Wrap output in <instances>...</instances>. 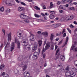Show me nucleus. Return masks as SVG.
I'll use <instances>...</instances> for the list:
<instances>
[{
    "mask_svg": "<svg viewBox=\"0 0 77 77\" xmlns=\"http://www.w3.org/2000/svg\"><path fill=\"white\" fill-rule=\"evenodd\" d=\"M72 18H73V16H70L67 17L66 18V21H69V20H72Z\"/></svg>",
    "mask_w": 77,
    "mask_h": 77,
    "instance_id": "obj_10",
    "label": "nucleus"
},
{
    "mask_svg": "<svg viewBox=\"0 0 77 77\" xmlns=\"http://www.w3.org/2000/svg\"><path fill=\"white\" fill-rule=\"evenodd\" d=\"M0 11L1 12H3L4 11V8L2 7L1 8H0Z\"/></svg>",
    "mask_w": 77,
    "mask_h": 77,
    "instance_id": "obj_31",
    "label": "nucleus"
},
{
    "mask_svg": "<svg viewBox=\"0 0 77 77\" xmlns=\"http://www.w3.org/2000/svg\"><path fill=\"white\" fill-rule=\"evenodd\" d=\"M42 35H44L45 37H47L48 35V33L47 32H43L42 33Z\"/></svg>",
    "mask_w": 77,
    "mask_h": 77,
    "instance_id": "obj_15",
    "label": "nucleus"
},
{
    "mask_svg": "<svg viewBox=\"0 0 77 77\" xmlns=\"http://www.w3.org/2000/svg\"><path fill=\"white\" fill-rule=\"evenodd\" d=\"M48 19L47 17H44V20H47Z\"/></svg>",
    "mask_w": 77,
    "mask_h": 77,
    "instance_id": "obj_58",
    "label": "nucleus"
},
{
    "mask_svg": "<svg viewBox=\"0 0 77 77\" xmlns=\"http://www.w3.org/2000/svg\"><path fill=\"white\" fill-rule=\"evenodd\" d=\"M5 66L4 65V64H2L0 67V69L1 70H3V69L5 68Z\"/></svg>",
    "mask_w": 77,
    "mask_h": 77,
    "instance_id": "obj_24",
    "label": "nucleus"
},
{
    "mask_svg": "<svg viewBox=\"0 0 77 77\" xmlns=\"http://www.w3.org/2000/svg\"><path fill=\"white\" fill-rule=\"evenodd\" d=\"M66 70L67 71H69V66H68L66 68Z\"/></svg>",
    "mask_w": 77,
    "mask_h": 77,
    "instance_id": "obj_46",
    "label": "nucleus"
},
{
    "mask_svg": "<svg viewBox=\"0 0 77 77\" xmlns=\"http://www.w3.org/2000/svg\"><path fill=\"white\" fill-rule=\"evenodd\" d=\"M74 48V46H73L71 48V50H73V49Z\"/></svg>",
    "mask_w": 77,
    "mask_h": 77,
    "instance_id": "obj_61",
    "label": "nucleus"
},
{
    "mask_svg": "<svg viewBox=\"0 0 77 77\" xmlns=\"http://www.w3.org/2000/svg\"><path fill=\"white\" fill-rule=\"evenodd\" d=\"M37 45H38L36 42H35L34 43V47H32V52H34L35 51H36V50L38 49V48H37Z\"/></svg>",
    "mask_w": 77,
    "mask_h": 77,
    "instance_id": "obj_4",
    "label": "nucleus"
},
{
    "mask_svg": "<svg viewBox=\"0 0 77 77\" xmlns=\"http://www.w3.org/2000/svg\"><path fill=\"white\" fill-rule=\"evenodd\" d=\"M44 71H45V72L46 74H47V73L48 72V70L47 69H46Z\"/></svg>",
    "mask_w": 77,
    "mask_h": 77,
    "instance_id": "obj_41",
    "label": "nucleus"
},
{
    "mask_svg": "<svg viewBox=\"0 0 77 77\" xmlns=\"http://www.w3.org/2000/svg\"><path fill=\"white\" fill-rule=\"evenodd\" d=\"M15 42L16 44H17V48L18 49H20V47L21 46V45L20 44V42L17 39H15Z\"/></svg>",
    "mask_w": 77,
    "mask_h": 77,
    "instance_id": "obj_5",
    "label": "nucleus"
},
{
    "mask_svg": "<svg viewBox=\"0 0 77 77\" xmlns=\"http://www.w3.org/2000/svg\"><path fill=\"white\" fill-rule=\"evenodd\" d=\"M8 42H9V41H11V32H10L9 34L8 35Z\"/></svg>",
    "mask_w": 77,
    "mask_h": 77,
    "instance_id": "obj_16",
    "label": "nucleus"
},
{
    "mask_svg": "<svg viewBox=\"0 0 77 77\" xmlns=\"http://www.w3.org/2000/svg\"><path fill=\"white\" fill-rule=\"evenodd\" d=\"M20 17L22 19H27V18L29 17V16L26 15H20Z\"/></svg>",
    "mask_w": 77,
    "mask_h": 77,
    "instance_id": "obj_11",
    "label": "nucleus"
},
{
    "mask_svg": "<svg viewBox=\"0 0 77 77\" xmlns=\"http://www.w3.org/2000/svg\"><path fill=\"white\" fill-rule=\"evenodd\" d=\"M50 13L51 14H55V12L53 11H50Z\"/></svg>",
    "mask_w": 77,
    "mask_h": 77,
    "instance_id": "obj_44",
    "label": "nucleus"
},
{
    "mask_svg": "<svg viewBox=\"0 0 77 77\" xmlns=\"http://www.w3.org/2000/svg\"><path fill=\"white\" fill-rule=\"evenodd\" d=\"M46 56V55L45 54V53L43 54V57L44 59H45V58Z\"/></svg>",
    "mask_w": 77,
    "mask_h": 77,
    "instance_id": "obj_53",
    "label": "nucleus"
},
{
    "mask_svg": "<svg viewBox=\"0 0 77 77\" xmlns=\"http://www.w3.org/2000/svg\"><path fill=\"white\" fill-rule=\"evenodd\" d=\"M59 12L60 14H62V12H63V10H59Z\"/></svg>",
    "mask_w": 77,
    "mask_h": 77,
    "instance_id": "obj_55",
    "label": "nucleus"
},
{
    "mask_svg": "<svg viewBox=\"0 0 77 77\" xmlns=\"http://www.w3.org/2000/svg\"><path fill=\"white\" fill-rule=\"evenodd\" d=\"M64 5H61L59 6V8L60 9H63V7H64Z\"/></svg>",
    "mask_w": 77,
    "mask_h": 77,
    "instance_id": "obj_27",
    "label": "nucleus"
},
{
    "mask_svg": "<svg viewBox=\"0 0 77 77\" xmlns=\"http://www.w3.org/2000/svg\"><path fill=\"white\" fill-rule=\"evenodd\" d=\"M50 18L51 19H54V16L53 14H51L50 16Z\"/></svg>",
    "mask_w": 77,
    "mask_h": 77,
    "instance_id": "obj_29",
    "label": "nucleus"
},
{
    "mask_svg": "<svg viewBox=\"0 0 77 77\" xmlns=\"http://www.w3.org/2000/svg\"><path fill=\"white\" fill-rule=\"evenodd\" d=\"M71 69H72V70H73V71H74V72H75V71H76V69L75 68V67L73 66H72V68H71Z\"/></svg>",
    "mask_w": 77,
    "mask_h": 77,
    "instance_id": "obj_28",
    "label": "nucleus"
},
{
    "mask_svg": "<svg viewBox=\"0 0 77 77\" xmlns=\"http://www.w3.org/2000/svg\"><path fill=\"white\" fill-rule=\"evenodd\" d=\"M62 43V40H61L59 42L58 44V45H60V44H61Z\"/></svg>",
    "mask_w": 77,
    "mask_h": 77,
    "instance_id": "obj_60",
    "label": "nucleus"
},
{
    "mask_svg": "<svg viewBox=\"0 0 77 77\" xmlns=\"http://www.w3.org/2000/svg\"><path fill=\"white\" fill-rule=\"evenodd\" d=\"M14 48H15V43L14 42H12L11 48V52L14 50Z\"/></svg>",
    "mask_w": 77,
    "mask_h": 77,
    "instance_id": "obj_7",
    "label": "nucleus"
},
{
    "mask_svg": "<svg viewBox=\"0 0 77 77\" xmlns=\"http://www.w3.org/2000/svg\"><path fill=\"white\" fill-rule=\"evenodd\" d=\"M53 27H54V28H56V27H57V26H58V24H54L53 25Z\"/></svg>",
    "mask_w": 77,
    "mask_h": 77,
    "instance_id": "obj_35",
    "label": "nucleus"
},
{
    "mask_svg": "<svg viewBox=\"0 0 77 77\" xmlns=\"http://www.w3.org/2000/svg\"><path fill=\"white\" fill-rule=\"evenodd\" d=\"M69 26L70 27H71L72 28H74V26L72 24L70 25Z\"/></svg>",
    "mask_w": 77,
    "mask_h": 77,
    "instance_id": "obj_56",
    "label": "nucleus"
},
{
    "mask_svg": "<svg viewBox=\"0 0 77 77\" xmlns=\"http://www.w3.org/2000/svg\"><path fill=\"white\" fill-rule=\"evenodd\" d=\"M28 42V39H26L22 41L21 43H22V45L23 46H25L26 47V49L27 50H30V45H27Z\"/></svg>",
    "mask_w": 77,
    "mask_h": 77,
    "instance_id": "obj_1",
    "label": "nucleus"
},
{
    "mask_svg": "<svg viewBox=\"0 0 77 77\" xmlns=\"http://www.w3.org/2000/svg\"><path fill=\"white\" fill-rule=\"evenodd\" d=\"M66 33H65L63 34V36L64 38H65V36H66Z\"/></svg>",
    "mask_w": 77,
    "mask_h": 77,
    "instance_id": "obj_48",
    "label": "nucleus"
},
{
    "mask_svg": "<svg viewBox=\"0 0 77 77\" xmlns=\"http://www.w3.org/2000/svg\"><path fill=\"white\" fill-rule=\"evenodd\" d=\"M15 74H17L18 72V70L17 69H15L14 70Z\"/></svg>",
    "mask_w": 77,
    "mask_h": 77,
    "instance_id": "obj_32",
    "label": "nucleus"
},
{
    "mask_svg": "<svg viewBox=\"0 0 77 77\" xmlns=\"http://www.w3.org/2000/svg\"><path fill=\"white\" fill-rule=\"evenodd\" d=\"M2 75V76H3V75H4L3 77H9L8 75L5 74V72L3 73Z\"/></svg>",
    "mask_w": 77,
    "mask_h": 77,
    "instance_id": "obj_23",
    "label": "nucleus"
},
{
    "mask_svg": "<svg viewBox=\"0 0 77 77\" xmlns=\"http://www.w3.org/2000/svg\"><path fill=\"white\" fill-rule=\"evenodd\" d=\"M73 51L74 52H77V48L74 49H73Z\"/></svg>",
    "mask_w": 77,
    "mask_h": 77,
    "instance_id": "obj_49",
    "label": "nucleus"
},
{
    "mask_svg": "<svg viewBox=\"0 0 77 77\" xmlns=\"http://www.w3.org/2000/svg\"><path fill=\"white\" fill-rule=\"evenodd\" d=\"M53 7V3L51 2L50 3V9H51Z\"/></svg>",
    "mask_w": 77,
    "mask_h": 77,
    "instance_id": "obj_34",
    "label": "nucleus"
},
{
    "mask_svg": "<svg viewBox=\"0 0 77 77\" xmlns=\"http://www.w3.org/2000/svg\"><path fill=\"white\" fill-rule=\"evenodd\" d=\"M2 32H3L4 33V35H5V29H2Z\"/></svg>",
    "mask_w": 77,
    "mask_h": 77,
    "instance_id": "obj_52",
    "label": "nucleus"
},
{
    "mask_svg": "<svg viewBox=\"0 0 77 77\" xmlns=\"http://www.w3.org/2000/svg\"><path fill=\"white\" fill-rule=\"evenodd\" d=\"M18 11L19 12H23V11H24V8L23 7H19L18 8Z\"/></svg>",
    "mask_w": 77,
    "mask_h": 77,
    "instance_id": "obj_14",
    "label": "nucleus"
},
{
    "mask_svg": "<svg viewBox=\"0 0 77 77\" xmlns=\"http://www.w3.org/2000/svg\"><path fill=\"white\" fill-rule=\"evenodd\" d=\"M38 57L36 56V55H33L32 56V59L33 60H36V59H38Z\"/></svg>",
    "mask_w": 77,
    "mask_h": 77,
    "instance_id": "obj_22",
    "label": "nucleus"
},
{
    "mask_svg": "<svg viewBox=\"0 0 77 77\" xmlns=\"http://www.w3.org/2000/svg\"><path fill=\"white\" fill-rule=\"evenodd\" d=\"M30 40L31 41H34V35L33 34H31L30 36Z\"/></svg>",
    "mask_w": 77,
    "mask_h": 77,
    "instance_id": "obj_18",
    "label": "nucleus"
},
{
    "mask_svg": "<svg viewBox=\"0 0 77 77\" xmlns=\"http://www.w3.org/2000/svg\"><path fill=\"white\" fill-rule=\"evenodd\" d=\"M74 63L75 66H77V60H76L75 61H74Z\"/></svg>",
    "mask_w": 77,
    "mask_h": 77,
    "instance_id": "obj_42",
    "label": "nucleus"
},
{
    "mask_svg": "<svg viewBox=\"0 0 77 77\" xmlns=\"http://www.w3.org/2000/svg\"><path fill=\"white\" fill-rule=\"evenodd\" d=\"M6 11L7 12V13H9L10 12V9L9 8H8L6 10Z\"/></svg>",
    "mask_w": 77,
    "mask_h": 77,
    "instance_id": "obj_38",
    "label": "nucleus"
},
{
    "mask_svg": "<svg viewBox=\"0 0 77 77\" xmlns=\"http://www.w3.org/2000/svg\"><path fill=\"white\" fill-rule=\"evenodd\" d=\"M5 3L7 5H8V6L12 5L11 0H7L5 2Z\"/></svg>",
    "mask_w": 77,
    "mask_h": 77,
    "instance_id": "obj_8",
    "label": "nucleus"
},
{
    "mask_svg": "<svg viewBox=\"0 0 77 77\" xmlns=\"http://www.w3.org/2000/svg\"><path fill=\"white\" fill-rule=\"evenodd\" d=\"M57 66H59L60 67V69L58 70V71L59 72V73H60V72H61L63 70H65L64 69H63V67L61 65H58Z\"/></svg>",
    "mask_w": 77,
    "mask_h": 77,
    "instance_id": "obj_9",
    "label": "nucleus"
},
{
    "mask_svg": "<svg viewBox=\"0 0 77 77\" xmlns=\"http://www.w3.org/2000/svg\"><path fill=\"white\" fill-rule=\"evenodd\" d=\"M24 77H29L30 75V72L27 71H26L23 73Z\"/></svg>",
    "mask_w": 77,
    "mask_h": 77,
    "instance_id": "obj_6",
    "label": "nucleus"
},
{
    "mask_svg": "<svg viewBox=\"0 0 77 77\" xmlns=\"http://www.w3.org/2000/svg\"><path fill=\"white\" fill-rule=\"evenodd\" d=\"M73 4L74 5H77V3L76 2H74L73 3Z\"/></svg>",
    "mask_w": 77,
    "mask_h": 77,
    "instance_id": "obj_64",
    "label": "nucleus"
},
{
    "mask_svg": "<svg viewBox=\"0 0 77 77\" xmlns=\"http://www.w3.org/2000/svg\"><path fill=\"white\" fill-rule=\"evenodd\" d=\"M23 56H20V57L18 58V61H21L23 60Z\"/></svg>",
    "mask_w": 77,
    "mask_h": 77,
    "instance_id": "obj_21",
    "label": "nucleus"
},
{
    "mask_svg": "<svg viewBox=\"0 0 77 77\" xmlns=\"http://www.w3.org/2000/svg\"><path fill=\"white\" fill-rule=\"evenodd\" d=\"M9 47H10V43H7L6 46L5 47V48H6Z\"/></svg>",
    "mask_w": 77,
    "mask_h": 77,
    "instance_id": "obj_26",
    "label": "nucleus"
},
{
    "mask_svg": "<svg viewBox=\"0 0 77 77\" xmlns=\"http://www.w3.org/2000/svg\"><path fill=\"white\" fill-rule=\"evenodd\" d=\"M73 23L75 24L76 25H77V23L76 21H75L73 22Z\"/></svg>",
    "mask_w": 77,
    "mask_h": 77,
    "instance_id": "obj_63",
    "label": "nucleus"
},
{
    "mask_svg": "<svg viewBox=\"0 0 77 77\" xmlns=\"http://www.w3.org/2000/svg\"><path fill=\"white\" fill-rule=\"evenodd\" d=\"M39 53H40V50L38 49V52H35L33 54L35 56H36L38 57L39 55Z\"/></svg>",
    "mask_w": 77,
    "mask_h": 77,
    "instance_id": "obj_12",
    "label": "nucleus"
},
{
    "mask_svg": "<svg viewBox=\"0 0 77 77\" xmlns=\"http://www.w3.org/2000/svg\"><path fill=\"white\" fill-rule=\"evenodd\" d=\"M67 29L68 31L69 32V33H71V31L70 29H69V28H67Z\"/></svg>",
    "mask_w": 77,
    "mask_h": 77,
    "instance_id": "obj_50",
    "label": "nucleus"
},
{
    "mask_svg": "<svg viewBox=\"0 0 77 77\" xmlns=\"http://www.w3.org/2000/svg\"><path fill=\"white\" fill-rule=\"evenodd\" d=\"M65 75L66 76H70V77H75V73L74 72L73 73L71 74V71L66 72L65 73Z\"/></svg>",
    "mask_w": 77,
    "mask_h": 77,
    "instance_id": "obj_2",
    "label": "nucleus"
},
{
    "mask_svg": "<svg viewBox=\"0 0 77 77\" xmlns=\"http://www.w3.org/2000/svg\"><path fill=\"white\" fill-rule=\"evenodd\" d=\"M50 46L49 45V44L47 43L46 45V46L45 47V48H43L42 50V54H43V53H44V52H45V50H48L49 48L50 47Z\"/></svg>",
    "mask_w": 77,
    "mask_h": 77,
    "instance_id": "obj_3",
    "label": "nucleus"
},
{
    "mask_svg": "<svg viewBox=\"0 0 77 77\" xmlns=\"http://www.w3.org/2000/svg\"><path fill=\"white\" fill-rule=\"evenodd\" d=\"M37 33L39 35H41V32L38 31L37 32Z\"/></svg>",
    "mask_w": 77,
    "mask_h": 77,
    "instance_id": "obj_54",
    "label": "nucleus"
},
{
    "mask_svg": "<svg viewBox=\"0 0 77 77\" xmlns=\"http://www.w3.org/2000/svg\"><path fill=\"white\" fill-rule=\"evenodd\" d=\"M23 66V71H25L26 69L27 68V65H25L23 66Z\"/></svg>",
    "mask_w": 77,
    "mask_h": 77,
    "instance_id": "obj_25",
    "label": "nucleus"
},
{
    "mask_svg": "<svg viewBox=\"0 0 77 77\" xmlns=\"http://www.w3.org/2000/svg\"><path fill=\"white\" fill-rule=\"evenodd\" d=\"M20 3H21V5H23V6H26V4H25V3H24L23 2H20Z\"/></svg>",
    "mask_w": 77,
    "mask_h": 77,
    "instance_id": "obj_39",
    "label": "nucleus"
},
{
    "mask_svg": "<svg viewBox=\"0 0 77 77\" xmlns=\"http://www.w3.org/2000/svg\"><path fill=\"white\" fill-rule=\"evenodd\" d=\"M63 1V2L64 3H66V2H67V1H68V0H62Z\"/></svg>",
    "mask_w": 77,
    "mask_h": 77,
    "instance_id": "obj_43",
    "label": "nucleus"
},
{
    "mask_svg": "<svg viewBox=\"0 0 77 77\" xmlns=\"http://www.w3.org/2000/svg\"><path fill=\"white\" fill-rule=\"evenodd\" d=\"M27 58H28V59H29L30 58V56H29V57H26L25 59H27Z\"/></svg>",
    "mask_w": 77,
    "mask_h": 77,
    "instance_id": "obj_59",
    "label": "nucleus"
},
{
    "mask_svg": "<svg viewBox=\"0 0 77 77\" xmlns=\"http://www.w3.org/2000/svg\"><path fill=\"white\" fill-rule=\"evenodd\" d=\"M64 32H65V29H63L62 32V34H63V33Z\"/></svg>",
    "mask_w": 77,
    "mask_h": 77,
    "instance_id": "obj_62",
    "label": "nucleus"
},
{
    "mask_svg": "<svg viewBox=\"0 0 77 77\" xmlns=\"http://www.w3.org/2000/svg\"><path fill=\"white\" fill-rule=\"evenodd\" d=\"M59 51V48H58L57 50L56 53V55H57V53H58V52Z\"/></svg>",
    "mask_w": 77,
    "mask_h": 77,
    "instance_id": "obj_40",
    "label": "nucleus"
},
{
    "mask_svg": "<svg viewBox=\"0 0 77 77\" xmlns=\"http://www.w3.org/2000/svg\"><path fill=\"white\" fill-rule=\"evenodd\" d=\"M34 16L35 17H36V18H39V17H41V15H38L36 14H35Z\"/></svg>",
    "mask_w": 77,
    "mask_h": 77,
    "instance_id": "obj_33",
    "label": "nucleus"
},
{
    "mask_svg": "<svg viewBox=\"0 0 77 77\" xmlns=\"http://www.w3.org/2000/svg\"><path fill=\"white\" fill-rule=\"evenodd\" d=\"M24 21L25 23H29V20H28V19H25L24 20Z\"/></svg>",
    "mask_w": 77,
    "mask_h": 77,
    "instance_id": "obj_37",
    "label": "nucleus"
},
{
    "mask_svg": "<svg viewBox=\"0 0 77 77\" xmlns=\"http://www.w3.org/2000/svg\"><path fill=\"white\" fill-rule=\"evenodd\" d=\"M42 44V41L41 40H39L38 41V44L39 47H41Z\"/></svg>",
    "mask_w": 77,
    "mask_h": 77,
    "instance_id": "obj_17",
    "label": "nucleus"
},
{
    "mask_svg": "<svg viewBox=\"0 0 77 77\" xmlns=\"http://www.w3.org/2000/svg\"><path fill=\"white\" fill-rule=\"evenodd\" d=\"M70 9H71V10H72V11H73V10H74V8L73 7H70Z\"/></svg>",
    "mask_w": 77,
    "mask_h": 77,
    "instance_id": "obj_47",
    "label": "nucleus"
},
{
    "mask_svg": "<svg viewBox=\"0 0 77 77\" xmlns=\"http://www.w3.org/2000/svg\"><path fill=\"white\" fill-rule=\"evenodd\" d=\"M15 1L17 3H20V2H21L18 1V0H16Z\"/></svg>",
    "mask_w": 77,
    "mask_h": 77,
    "instance_id": "obj_57",
    "label": "nucleus"
},
{
    "mask_svg": "<svg viewBox=\"0 0 77 77\" xmlns=\"http://www.w3.org/2000/svg\"><path fill=\"white\" fill-rule=\"evenodd\" d=\"M34 8H35V9L37 10H40V8L37 6H34Z\"/></svg>",
    "mask_w": 77,
    "mask_h": 77,
    "instance_id": "obj_36",
    "label": "nucleus"
},
{
    "mask_svg": "<svg viewBox=\"0 0 77 77\" xmlns=\"http://www.w3.org/2000/svg\"><path fill=\"white\" fill-rule=\"evenodd\" d=\"M65 56L63 55H62L60 56V59L62 61H64L65 60Z\"/></svg>",
    "mask_w": 77,
    "mask_h": 77,
    "instance_id": "obj_20",
    "label": "nucleus"
},
{
    "mask_svg": "<svg viewBox=\"0 0 77 77\" xmlns=\"http://www.w3.org/2000/svg\"><path fill=\"white\" fill-rule=\"evenodd\" d=\"M54 34H52L51 35L50 39L51 41V42L53 41V39H54Z\"/></svg>",
    "mask_w": 77,
    "mask_h": 77,
    "instance_id": "obj_13",
    "label": "nucleus"
},
{
    "mask_svg": "<svg viewBox=\"0 0 77 77\" xmlns=\"http://www.w3.org/2000/svg\"><path fill=\"white\" fill-rule=\"evenodd\" d=\"M69 39V38H68V37H66V42H65V44H67V43H68V39Z\"/></svg>",
    "mask_w": 77,
    "mask_h": 77,
    "instance_id": "obj_30",
    "label": "nucleus"
},
{
    "mask_svg": "<svg viewBox=\"0 0 77 77\" xmlns=\"http://www.w3.org/2000/svg\"><path fill=\"white\" fill-rule=\"evenodd\" d=\"M23 65H24V62L23 61H22L21 62L20 65V66H23Z\"/></svg>",
    "mask_w": 77,
    "mask_h": 77,
    "instance_id": "obj_45",
    "label": "nucleus"
},
{
    "mask_svg": "<svg viewBox=\"0 0 77 77\" xmlns=\"http://www.w3.org/2000/svg\"><path fill=\"white\" fill-rule=\"evenodd\" d=\"M52 43V45L51 46V50H53L54 46V43Z\"/></svg>",
    "mask_w": 77,
    "mask_h": 77,
    "instance_id": "obj_19",
    "label": "nucleus"
},
{
    "mask_svg": "<svg viewBox=\"0 0 77 77\" xmlns=\"http://www.w3.org/2000/svg\"><path fill=\"white\" fill-rule=\"evenodd\" d=\"M58 47V46H57V45H56L55 46V51H56V50H57V48Z\"/></svg>",
    "mask_w": 77,
    "mask_h": 77,
    "instance_id": "obj_51",
    "label": "nucleus"
}]
</instances>
